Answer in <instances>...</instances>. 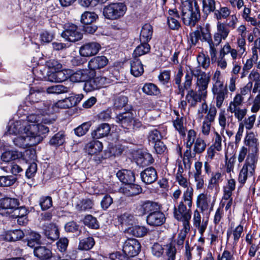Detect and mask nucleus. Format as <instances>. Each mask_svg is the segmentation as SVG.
Here are the masks:
<instances>
[{
  "mask_svg": "<svg viewBox=\"0 0 260 260\" xmlns=\"http://www.w3.org/2000/svg\"><path fill=\"white\" fill-rule=\"evenodd\" d=\"M194 8L192 7V2L184 0L181 1L180 10L182 20L186 25L194 26L200 18V9L197 1H194Z\"/></svg>",
  "mask_w": 260,
  "mask_h": 260,
  "instance_id": "nucleus-2",
  "label": "nucleus"
},
{
  "mask_svg": "<svg viewBox=\"0 0 260 260\" xmlns=\"http://www.w3.org/2000/svg\"><path fill=\"white\" fill-rule=\"evenodd\" d=\"M141 249V245L135 239H128L123 244V252L125 254L134 257L138 254Z\"/></svg>",
  "mask_w": 260,
  "mask_h": 260,
  "instance_id": "nucleus-10",
  "label": "nucleus"
},
{
  "mask_svg": "<svg viewBox=\"0 0 260 260\" xmlns=\"http://www.w3.org/2000/svg\"><path fill=\"white\" fill-rule=\"evenodd\" d=\"M168 13V24L169 27L173 30L178 29L180 24L178 21L180 16L178 11L176 9L169 10Z\"/></svg>",
  "mask_w": 260,
  "mask_h": 260,
  "instance_id": "nucleus-24",
  "label": "nucleus"
},
{
  "mask_svg": "<svg viewBox=\"0 0 260 260\" xmlns=\"http://www.w3.org/2000/svg\"><path fill=\"white\" fill-rule=\"evenodd\" d=\"M128 185L125 188V193L127 196H134L142 192V189L140 185L133 184V183Z\"/></svg>",
  "mask_w": 260,
  "mask_h": 260,
  "instance_id": "nucleus-49",
  "label": "nucleus"
},
{
  "mask_svg": "<svg viewBox=\"0 0 260 260\" xmlns=\"http://www.w3.org/2000/svg\"><path fill=\"white\" fill-rule=\"evenodd\" d=\"M236 187V181L234 179H231L228 180L226 185L224 188V200H228L231 197L233 191L235 190Z\"/></svg>",
  "mask_w": 260,
  "mask_h": 260,
  "instance_id": "nucleus-45",
  "label": "nucleus"
},
{
  "mask_svg": "<svg viewBox=\"0 0 260 260\" xmlns=\"http://www.w3.org/2000/svg\"><path fill=\"white\" fill-rule=\"evenodd\" d=\"M94 244V239L89 237L80 240L78 249L82 250H88L91 249Z\"/></svg>",
  "mask_w": 260,
  "mask_h": 260,
  "instance_id": "nucleus-40",
  "label": "nucleus"
},
{
  "mask_svg": "<svg viewBox=\"0 0 260 260\" xmlns=\"http://www.w3.org/2000/svg\"><path fill=\"white\" fill-rule=\"evenodd\" d=\"M34 255L40 259H48L52 257L50 248L44 246H37L34 249Z\"/></svg>",
  "mask_w": 260,
  "mask_h": 260,
  "instance_id": "nucleus-28",
  "label": "nucleus"
},
{
  "mask_svg": "<svg viewBox=\"0 0 260 260\" xmlns=\"http://www.w3.org/2000/svg\"><path fill=\"white\" fill-rule=\"evenodd\" d=\"M23 237L24 233L22 231L16 230L7 232L5 239L8 241H15L22 239Z\"/></svg>",
  "mask_w": 260,
  "mask_h": 260,
  "instance_id": "nucleus-39",
  "label": "nucleus"
},
{
  "mask_svg": "<svg viewBox=\"0 0 260 260\" xmlns=\"http://www.w3.org/2000/svg\"><path fill=\"white\" fill-rule=\"evenodd\" d=\"M256 162V156L253 153H249L239 175L238 181L240 184H244L248 178H254Z\"/></svg>",
  "mask_w": 260,
  "mask_h": 260,
  "instance_id": "nucleus-5",
  "label": "nucleus"
},
{
  "mask_svg": "<svg viewBox=\"0 0 260 260\" xmlns=\"http://www.w3.org/2000/svg\"><path fill=\"white\" fill-rule=\"evenodd\" d=\"M43 234L49 240L55 241L59 237V232L56 224L50 223L42 226Z\"/></svg>",
  "mask_w": 260,
  "mask_h": 260,
  "instance_id": "nucleus-19",
  "label": "nucleus"
},
{
  "mask_svg": "<svg viewBox=\"0 0 260 260\" xmlns=\"http://www.w3.org/2000/svg\"><path fill=\"white\" fill-rule=\"evenodd\" d=\"M93 202L90 199H84L80 201L76 206V208L79 211H86L92 209Z\"/></svg>",
  "mask_w": 260,
  "mask_h": 260,
  "instance_id": "nucleus-47",
  "label": "nucleus"
},
{
  "mask_svg": "<svg viewBox=\"0 0 260 260\" xmlns=\"http://www.w3.org/2000/svg\"><path fill=\"white\" fill-rule=\"evenodd\" d=\"M70 91V88L62 85L58 84L48 87L46 91L48 93L61 94Z\"/></svg>",
  "mask_w": 260,
  "mask_h": 260,
  "instance_id": "nucleus-46",
  "label": "nucleus"
},
{
  "mask_svg": "<svg viewBox=\"0 0 260 260\" xmlns=\"http://www.w3.org/2000/svg\"><path fill=\"white\" fill-rule=\"evenodd\" d=\"M198 67L200 69L202 67L205 70H207L210 66V60L209 56L206 55L203 53H200L197 57Z\"/></svg>",
  "mask_w": 260,
  "mask_h": 260,
  "instance_id": "nucleus-44",
  "label": "nucleus"
},
{
  "mask_svg": "<svg viewBox=\"0 0 260 260\" xmlns=\"http://www.w3.org/2000/svg\"><path fill=\"white\" fill-rule=\"evenodd\" d=\"M116 176L121 182L126 184H131L135 180L134 173L130 170L119 171L117 173Z\"/></svg>",
  "mask_w": 260,
  "mask_h": 260,
  "instance_id": "nucleus-27",
  "label": "nucleus"
},
{
  "mask_svg": "<svg viewBox=\"0 0 260 260\" xmlns=\"http://www.w3.org/2000/svg\"><path fill=\"white\" fill-rule=\"evenodd\" d=\"M98 17V15L93 12H85L81 16V22L84 25L92 23Z\"/></svg>",
  "mask_w": 260,
  "mask_h": 260,
  "instance_id": "nucleus-48",
  "label": "nucleus"
},
{
  "mask_svg": "<svg viewBox=\"0 0 260 260\" xmlns=\"http://www.w3.org/2000/svg\"><path fill=\"white\" fill-rule=\"evenodd\" d=\"M193 198L191 202L187 203L183 199L179 202L178 205L174 208V216L178 221H181L183 228L186 231H190V220L191 217V208L192 206Z\"/></svg>",
  "mask_w": 260,
  "mask_h": 260,
  "instance_id": "nucleus-3",
  "label": "nucleus"
},
{
  "mask_svg": "<svg viewBox=\"0 0 260 260\" xmlns=\"http://www.w3.org/2000/svg\"><path fill=\"white\" fill-rule=\"evenodd\" d=\"M142 181L147 184L154 182L157 179V174L156 170L152 167L145 169L141 173Z\"/></svg>",
  "mask_w": 260,
  "mask_h": 260,
  "instance_id": "nucleus-21",
  "label": "nucleus"
},
{
  "mask_svg": "<svg viewBox=\"0 0 260 260\" xmlns=\"http://www.w3.org/2000/svg\"><path fill=\"white\" fill-rule=\"evenodd\" d=\"M127 98L124 95L117 96L114 102V107L116 109H121L127 103Z\"/></svg>",
  "mask_w": 260,
  "mask_h": 260,
  "instance_id": "nucleus-59",
  "label": "nucleus"
},
{
  "mask_svg": "<svg viewBox=\"0 0 260 260\" xmlns=\"http://www.w3.org/2000/svg\"><path fill=\"white\" fill-rule=\"evenodd\" d=\"M245 145L249 147L252 152L256 156V153L258 150L259 143L256 136L253 133H249L247 134L244 139Z\"/></svg>",
  "mask_w": 260,
  "mask_h": 260,
  "instance_id": "nucleus-23",
  "label": "nucleus"
},
{
  "mask_svg": "<svg viewBox=\"0 0 260 260\" xmlns=\"http://www.w3.org/2000/svg\"><path fill=\"white\" fill-rule=\"evenodd\" d=\"M45 90L43 88L35 89L31 87L30 90L29 99L33 103L38 102L39 101L41 100L42 96H43Z\"/></svg>",
  "mask_w": 260,
  "mask_h": 260,
  "instance_id": "nucleus-41",
  "label": "nucleus"
},
{
  "mask_svg": "<svg viewBox=\"0 0 260 260\" xmlns=\"http://www.w3.org/2000/svg\"><path fill=\"white\" fill-rule=\"evenodd\" d=\"M187 90L185 100L190 107H196L198 103L201 102L202 100H204L207 97L206 95L196 89L194 90L190 88Z\"/></svg>",
  "mask_w": 260,
  "mask_h": 260,
  "instance_id": "nucleus-16",
  "label": "nucleus"
},
{
  "mask_svg": "<svg viewBox=\"0 0 260 260\" xmlns=\"http://www.w3.org/2000/svg\"><path fill=\"white\" fill-rule=\"evenodd\" d=\"M101 48L100 45L96 42L84 44L79 49L80 54L83 57H89L96 54Z\"/></svg>",
  "mask_w": 260,
  "mask_h": 260,
  "instance_id": "nucleus-17",
  "label": "nucleus"
},
{
  "mask_svg": "<svg viewBox=\"0 0 260 260\" xmlns=\"http://www.w3.org/2000/svg\"><path fill=\"white\" fill-rule=\"evenodd\" d=\"M111 128L108 123H102L94 129L91 133L94 139H100L107 136L110 132Z\"/></svg>",
  "mask_w": 260,
  "mask_h": 260,
  "instance_id": "nucleus-29",
  "label": "nucleus"
},
{
  "mask_svg": "<svg viewBox=\"0 0 260 260\" xmlns=\"http://www.w3.org/2000/svg\"><path fill=\"white\" fill-rule=\"evenodd\" d=\"M125 231L135 237H143L147 234L148 229L145 226L135 225L128 227Z\"/></svg>",
  "mask_w": 260,
  "mask_h": 260,
  "instance_id": "nucleus-32",
  "label": "nucleus"
},
{
  "mask_svg": "<svg viewBox=\"0 0 260 260\" xmlns=\"http://www.w3.org/2000/svg\"><path fill=\"white\" fill-rule=\"evenodd\" d=\"M214 203L215 201H212L211 195L207 193H200L197 197V206L202 212L209 210L210 213L213 210Z\"/></svg>",
  "mask_w": 260,
  "mask_h": 260,
  "instance_id": "nucleus-9",
  "label": "nucleus"
},
{
  "mask_svg": "<svg viewBox=\"0 0 260 260\" xmlns=\"http://www.w3.org/2000/svg\"><path fill=\"white\" fill-rule=\"evenodd\" d=\"M212 91L216 101V106L220 108L225 99L228 96V90L226 86L224 84L213 85Z\"/></svg>",
  "mask_w": 260,
  "mask_h": 260,
  "instance_id": "nucleus-13",
  "label": "nucleus"
},
{
  "mask_svg": "<svg viewBox=\"0 0 260 260\" xmlns=\"http://www.w3.org/2000/svg\"><path fill=\"white\" fill-rule=\"evenodd\" d=\"M153 158L152 155L148 153L143 154L137 160L138 164L142 166L149 165L153 162Z\"/></svg>",
  "mask_w": 260,
  "mask_h": 260,
  "instance_id": "nucleus-57",
  "label": "nucleus"
},
{
  "mask_svg": "<svg viewBox=\"0 0 260 260\" xmlns=\"http://www.w3.org/2000/svg\"><path fill=\"white\" fill-rule=\"evenodd\" d=\"M150 49V46L148 43L141 42V44L136 47L134 51V58H138L139 56L148 53Z\"/></svg>",
  "mask_w": 260,
  "mask_h": 260,
  "instance_id": "nucleus-38",
  "label": "nucleus"
},
{
  "mask_svg": "<svg viewBox=\"0 0 260 260\" xmlns=\"http://www.w3.org/2000/svg\"><path fill=\"white\" fill-rule=\"evenodd\" d=\"M197 30L199 31L200 37H201V39H200L201 41L209 43L212 41L210 30L207 26H200Z\"/></svg>",
  "mask_w": 260,
  "mask_h": 260,
  "instance_id": "nucleus-52",
  "label": "nucleus"
},
{
  "mask_svg": "<svg viewBox=\"0 0 260 260\" xmlns=\"http://www.w3.org/2000/svg\"><path fill=\"white\" fill-rule=\"evenodd\" d=\"M133 118L134 114L133 112L128 111L118 114L116 117V121L123 128L129 129L132 126Z\"/></svg>",
  "mask_w": 260,
  "mask_h": 260,
  "instance_id": "nucleus-20",
  "label": "nucleus"
},
{
  "mask_svg": "<svg viewBox=\"0 0 260 260\" xmlns=\"http://www.w3.org/2000/svg\"><path fill=\"white\" fill-rule=\"evenodd\" d=\"M162 136L160 133L156 129L150 131L147 136L149 144L153 145L161 140Z\"/></svg>",
  "mask_w": 260,
  "mask_h": 260,
  "instance_id": "nucleus-51",
  "label": "nucleus"
},
{
  "mask_svg": "<svg viewBox=\"0 0 260 260\" xmlns=\"http://www.w3.org/2000/svg\"><path fill=\"white\" fill-rule=\"evenodd\" d=\"M215 10V2L214 0L203 1V12L208 15Z\"/></svg>",
  "mask_w": 260,
  "mask_h": 260,
  "instance_id": "nucleus-58",
  "label": "nucleus"
},
{
  "mask_svg": "<svg viewBox=\"0 0 260 260\" xmlns=\"http://www.w3.org/2000/svg\"><path fill=\"white\" fill-rule=\"evenodd\" d=\"M176 180L181 187L185 189L183 192L182 199H183L188 204L190 203L191 198H193V189L187 179L182 176L180 169L176 174Z\"/></svg>",
  "mask_w": 260,
  "mask_h": 260,
  "instance_id": "nucleus-6",
  "label": "nucleus"
},
{
  "mask_svg": "<svg viewBox=\"0 0 260 260\" xmlns=\"http://www.w3.org/2000/svg\"><path fill=\"white\" fill-rule=\"evenodd\" d=\"M65 141L64 135L61 132L55 134L50 140L51 145L58 146L63 144Z\"/></svg>",
  "mask_w": 260,
  "mask_h": 260,
  "instance_id": "nucleus-54",
  "label": "nucleus"
},
{
  "mask_svg": "<svg viewBox=\"0 0 260 260\" xmlns=\"http://www.w3.org/2000/svg\"><path fill=\"white\" fill-rule=\"evenodd\" d=\"M39 138L31 136L29 134H22L20 136L15 138L13 141L14 145L18 147L26 148L37 145Z\"/></svg>",
  "mask_w": 260,
  "mask_h": 260,
  "instance_id": "nucleus-8",
  "label": "nucleus"
},
{
  "mask_svg": "<svg viewBox=\"0 0 260 260\" xmlns=\"http://www.w3.org/2000/svg\"><path fill=\"white\" fill-rule=\"evenodd\" d=\"M153 34L152 26L148 23L145 24L142 27L140 35L141 42L148 43L152 38Z\"/></svg>",
  "mask_w": 260,
  "mask_h": 260,
  "instance_id": "nucleus-30",
  "label": "nucleus"
},
{
  "mask_svg": "<svg viewBox=\"0 0 260 260\" xmlns=\"http://www.w3.org/2000/svg\"><path fill=\"white\" fill-rule=\"evenodd\" d=\"M102 143L98 140H93L88 143L86 146L87 153L90 155L97 154L103 149Z\"/></svg>",
  "mask_w": 260,
  "mask_h": 260,
  "instance_id": "nucleus-34",
  "label": "nucleus"
},
{
  "mask_svg": "<svg viewBox=\"0 0 260 260\" xmlns=\"http://www.w3.org/2000/svg\"><path fill=\"white\" fill-rule=\"evenodd\" d=\"M16 180V178L13 176H0V186H10L12 185Z\"/></svg>",
  "mask_w": 260,
  "mask_h": 260,
  "instance_id": "nucleus-60",
  "label": "nucleus"
},
{
  "mask_svg": "<svg viewBox=\"0 0 260 260\" xmlns=\"http://www.w3.org/2000/svg\"><path fill=\"white\" fill-rule=\"evenodd\" d=\"M183 75L182 68L180 67L174 78L175 87L178 89V94L181 95L182 98L184 96L185 90L191 88L194 77L196 79V89L207 95V88L210 81L209 73L203 71L199 67L190 69L189 71L185 72L183 82H182Z\"/></svg>",
  "mask_w": 260,
  "mask_h": 260,
  "instance_id": "nucleus-1",
  "label": "nucleus"
},
{
  "mask_svg": "<svg viewBox=\"0 0 260 260\" xmlns=\"http://www.w3.org/2000/svg\"><path fill=\"white\" fill-rule=\"evenodd\" d=\"M83 222L85 225L90 229L97 230L100 228V224L96 218L91 215H86Z\"/></svg>",
  "mask_w": 260,
  "mask_h": 260,
  "instance_id": "nucleus-42",
  "label": "nucleus"
},
{
  "mask_svg": "<svg viewBox=\"0 0 260 260\" xmlns=\"http://www.w3.org/2000/svg\"><path fill=\"white\" fill-rule=\"evenodd\" d=\"M90 126V122H84L74 129L75 134L79 137L82 136L87 132Z\"/></svg>",
  "mask_w": 260,
  "mask_h": 260,
  "instance_id": "nucleus-61",
  "label": "nucleus"
},
{
  "mask_svg": "<svg viewBox=\"0 0 260 260\" xmlns=\"http://www.w3.org/2000/svg\"><path fill=\"white\" fill-rule=\"evenodd\" d=\"M29 124L22 120L10 121L8 126L6 133L10 135H21L22 134H28L26 129Z\"/></svg>",
  "mask_w": 260,
  "mask_h": 260,
  "instance_id": "nucleus-11",
  "label": "nucleus"
},
{
  "mask_svg": "<svg viewBox=\"0 0 260 260\" xmlns=\"http://www.w3.org/2000/svg\"><path fill=\"white\" fill-rule=\"evenodd\" d=\"M193 144V151L195 152V153H201L205 151L206 148L205 141L201 138H197Z\"/></svg>",
  "mask_w": 260,
  "mask_h": 260,
  "instance_id": "nucleus-55",
  "label": "nucleus"
},
{
  "mask_svg": "<svg viewBox=\"0 0 260 260\" xmlns=\"http://www.w3.org/2000/svg\"><path fill=\"white\" fill-rule=\"evenodd\" d=\"M108 59L105 56H98L91 58L88 66L91 70H100L107 65Z\"/></svg>",
  "mask_w": 260,
  "mask_h": 260,
  "instance_id": "nucleus-22",
  "label": "nucleus"
},
{
  "mask_svg": "<svg viewBox=\"0 0 260 260\" xmlns=\"http://www.w3.org/2000/svg\"><path fill=\"white\" fill-rule=\"evenodd\" d=\"M113 81L111 77L99 76L91 79L89 77L84 84V89L86 91H91L101 88Z\"/></svg>",
  "mask_w": 260,
  "mask_h": 260,
  "instance_id": "nucleus-7",
  "label": "nucleus"
},
{
  "mask_svg": "<svg viewBox=\"0 0 260 260\" xmlns=\"http://www.w3.org/2000/svg\"><path fill=\"white\" fill-rule=\"evenodd\" d=\"M79 102V100L75 96H71L68 98L58 101L55 103V106L61 109L69 108L76 105Z\"/></svg>",
  "mask_w": 260,
  "mask_h": 260,
  "instance_id": "nucleus-31",
  "label": "nucleus"
},
{
  "mask_svg": "<svg viewBox=\"0 0 260 260\" xmlns=\"http://www.w3.org/2000/svg\"><path fill=\"white\" fill-rule=\"evenodd\" d=\"M146 221L147 224L151 226H161L165 222L166 217L159 209L154 213L148 214L147 216Z\"/></svg>",
  "mask_w": 260,
  "mask_h": 260,
  "instance_id": "nucleus-18",
  "label": "nucleus"
},
{
  "mask_svg": "<svg viewBox=\"0 0 260 260\" xmlns=\"http://www.w3.org/2000/svg\"><path fill=\"white\" fill-rule=\"evenodd\" d=\"M143 91L147 95H157L160 93L157 86L153 83H145L142 88Z\"/></svg>",
  "mask_w": 260,
  "mask_h": 260,
  "instance_id": "nucleus-43",
  "label": "nucleus"
},
{
  "mask_svg": "<svg viewBox=\"0 0 260 260\" xmlns=\"http://www.w3.org/2000/svg\"><path fill=\"white\" fill-rule=\"evenodd\" d=\"M118 220L122 226H131L135 223V218L134 215L127 212L118 216Z\"/></svg>",
  "mask_w": 260,
  "mask_h": 260,
  "instance_id": "nucleus-35",
  "label": "nucleus"
},
{
  "mask_svg": "<svg viewBox=\"0 0 260 260\" xmlns=\"http://www.w3.org/2000/svg\"><path fill=\"white\" fill-rule=\"evenodd\" d=\"M222 174L219 172L212 173L208 185V188L212 190L214 188H217L219 186V183L222 180Z\"/></svg>",
  "mask_w": 260,
  "mask_h": 260,
  "instance_id": "nucleus-37",
  "label": "nucleus"
},
{
  "mask_svg": "<svg viewBox=\"0 0 260 260\" xmlns=\"http://www.w3.org/2000/svg\"><path fill=\"white\" fill-rule=\"evenodd\" d=\"M131 72L135 77H139L144 72L143 64L138 58H134L131 62Z\"/></svg>",
  "mask_w": 260,
  "mask_h": 260,
  "instance_id": "nucleus-33",
  "label": "nucleus"
},
{
  "mask_svg": "<svg viewBox=\"0 0 260 260\" xmlns=\"http://www.w3.org/2000/svg\"><path fill=\"white\" fill-rule=\"evenodd\" d=\"M127 11L126 5L124 3H111L103 9V15L107 19L115 20L121 18Z\"/></svg>",
  "mask_w": 260,
  "mask_h": 260,
  "instance_id": "nucleus-4",
  "label": "nucleus"
},
{
  "mask_svg": "<svg viewBox=\"0 0 260 260\" xmlns=\"http://www.w3.org/2000/svg\"><path fill=\"white\" fill-rule=\"evenodd\" d=\"M184 118L183 117H177L173 121V125L175 129L179 132V134L183 137L186 135V128L184 126Z\"/></svg>",
  "mask_w": 260,
  "mask_h": 260,
  "instance_id": "nucleus-50",
  "label": "nucleus"
},
{
  "mask_svg": "<svg viewBox=\"0 0 260 260\" xmlns=\"http://www.w3.org/2000/svg\"><path fill=\"white\" fill-rule=\"evenodd\" d=\"M19 205L17 199L11 198H5L0 200V211L3 210H13Z\"/></svg>",
  "mask_w": 260,
  "mask_h": 260,
  "instance_id": "nucleus-26",
  "label": "nucleus"
},
{
  "mask_svg": "<svg viewBox=\"0 0 260 260\" xmlns=\"http://www.w3.org/2000/svg\"><path fill=\"white\" fill-rule=\"evenodd\" d=\"M251 13V10L249 8L245 7L242 16L243 18L246 21L249 22L250 24L253 26L259 25L260 21L257 22L256 19L254 17H251L249 16Z\"/></svg>",
  "mask_w": 260,
  "mask_h": 260,
  "instance_id": "nucleus-56",
  "label": "nucleus"
},
{
  "mask_svg": "<svg viewBox=\"0 0 260 260\" xmlns=\"http://www.w3.org/2000/svg\"><path fill=\"white\" fill-rule=\"evenodd\" d=\"M61 36L68 41L75 42L80 40L82 38L83 35L77 26L72 24L66 28L62 32Z\"/></svg>",
  "mask_w": 260,
  "mask_h": 260,
  "instance_id": "nucleus-14",
  "label": "nucleus"
},
{
  "mask_svg": "<svg viewBox=\"0 0 260 260\" xmlns=\"http://www.w3.org/2000/svg\"><path fill=\"white\" fill-rule=\"evenodd\" d=\"M22 156V153L16 150H7L2 153L1 159L5 162L18 159Z\"/></svg>",
  "mask_w": 260,
  "mask_h": 260,
  "instance_id": "nucleus-36",
  "label": "nucleus"
},
{
  "mask_svg": "<svg viewBox=\"0 0 260 260\" xmlns=\"http://www.w3.org/2000/svg\"><path fill=\"white\" fill-rule=\"evenodd\" d=\"M217 34L222 36L223 40H225L229 35L230 30L228 26L224 23L218 22L217 24Z\"/></svg>",
  "mask_w": 260,
  "mask_h": 260,
  "instance_id": "nucleus-63",
  "label": "nucleus"
},
{
  "mask_svg": "<svg viewBox=\"0 0 260 260\" xmlns=\"http://www.w3.org/2000/svg\"><path fill=\"white\" fill-rule=\"evenodd\" d=\"M232 113L234 114L235 117L239 121H241L247 114V109L245 108H240L233 109L232 110H228Z\"/></svg>",
  "mask_w": 260,
  "mask_h": 260,
  "instance_id": "nucleus-64",
  "label": "nucleus"
},
{
  "mask_svg": "<svg viewBox=\"0 0 260 260\" xmlns=\"http://www.w3.org/2000/svg\"><path fill=\"white\" fill-rule=\"evenodd\" d=\"M160 209L157 203L147 201L142 203L137 208L136 212L139 216H143L146 214H151Z\"/></svg>",
  "mask_w": 260,
  "mask_h": 260,
  "instance_id": "nucleus-15",
  "label": "nucleus"
},
{
  "mask_svg": "<svg viewBox=\"0 0 260 260\" xmlns=\"http://www.w3.org/2000/svg\"><path fill=\"white\" fill-rule=\"evenodd\" d=\"M39 205L42 210H46L52 206V201L50 197H42L40 199Z\"/></svg>",
  "mask_w": 260,
  "mask_h": 260,
  "instance_id": "nucleus-62",
  "label": "nucleus"
},
{
  "mask_svg": "<svg viewBox=\"0 0 260 260\" xmlns=\"http://www.w3.org/2000/svg\"><path fill=\"white\" fill-rule=\"evenodd\" d=\"M28 134L35 138H39L38 144L43 141L49 130V128L42 124H29L27 129Z\"/></svg>",
  "mask_w": 260,
  "mask_h": 260,
  "instance_id": "nucleus-12",
  "label": "nucleus"
},
{
  "mask_svg": "<svg viewBox=\"0 0 260 260\" xmlns=\"http://www.w3.org/2000/svg\"><path fill=\"white\" fill-rule=\"evenodd\" d=\"M244 98L241 94H237L234 98L233 101L231 102L228 108V111L237 108H242Z\"/></svg>",
  "mask_w": 260,
  "mask_h": 260,
  "instance_id": "nucleus-53",
  "label": "nucleus"
},
{
  "mask_svg": "<svg viewBox=\"0 0 260 260\" xmlns=\"http://www.w3.org/2000/svg\"><path fill=\"white\" fill-rule=\"evenodd\" d=\"M89 71L87 70H79L70 73V80L73 82H86L89 78Z\"/></svg>",
  "mask_w": 260,
  "mask_h": 260,
  "instance_id": "nucleus-25",
  "label": "nucleus"
}]
</instances>
